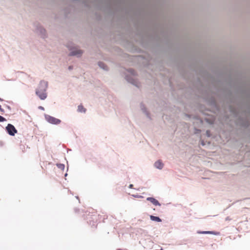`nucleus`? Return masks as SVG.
Listing matches in <instances>:
<instances>
[{
  "label": "nucleus",
  "instance_id": "obj_2",
  "mask_svg": "<svg viewBox=\"0 0 250 250\" xmlns=\"http://www.w3.org/2000/svg\"><path fill=\"white\" fill-rule=\"evenodd\" d=\"M125 79L129 83L136 86L139 87L140 86V83L138 81L136 73L133 70L130 69L126 71Z\"/></svg>",
  "mask_w": 250,
  "mask_h": 250
},
{
  "label": "nucleus",
  "instance_id": "obj_6",
  "mask_svg": "<svg viewBox=\"0 0 250 250\" xmlns=\"http://www.w3.org/2000/svg\"><path fill=\"white\" fill-rule=\"evenodd\" d=\"M153 167L156 169L161 170L164 167V164L163 163L162 160L159 159L154 162Z\"/></svg>",
  "mask_w": 250,
  "mask_h": 250
},
{
  "label": "nucleus",
  "instance_id": "obj_20",
  "mask_svg": "<svg viewBox=\"0 0 250 250\" xmlns=\"http://www.w3.org/2000/svg\"><path fill=\"white\" fill-rule=\"evenodd\" d=\"M67 173H65V175H64V176H65V177H66V176H67Z\"/></svg>",
  "mask_w": 250,
  "mask_h": 250
},
{
  "label": "nucleus",
  "instance_id": "obj_5",
  "mask_svg": "<svg viewBox=\"0 0 250 250\" xmlns=\"http://www.w3.org/2000/svg\"><path fill=\"white\" fill-rule=\"evenodd\" d=\"M82 54L83 51L77 47L73 48L70 49V55L71 56H75L79 57Z\"/></svg>",
  "mask_w": 250,
  "mask_h": 250
},
{
  "label": "nucleus",
  "instance_id": "obj_22",
  "mask_svg": "<svg viewBox=\"0 0 250 250\" xmlns=\"http://www.w3.org/2000/svg\"><path fill=\"white\" fill-rule=\"evenodd\" d=\"M0 101H2V100L1 98H0Z\"/></svg>",
  "mask_w": 250,
  "mask_h": 250
},
{
  "label": "nucleus",
  "instance_id": "obj_9",
  "mask_svg": "<svg viewBox=\"0 0 250 250\" xmlns=\"http://www.w3.org/2000/svg\"><path fill=\"white\" fill-rule=\"evenodd\" d=\"M140 108L142 111L146 115V116L148 118H150L149 113L147 112L146 108L144 104H141L140 105Z\"/></svg>",
  "mask_w": 250,
  "mask_h": 250
},
{
  "label": "nucleus",
  "instance_id": "obj_8",
  "mask_svg": "<svg viewBox=\"0 0 250 250\" xmlns=\"http://www.w3.org/2000/svg\"><path fill=\"white\" fill-rule=\"evenodd\" d=\"M37 32L41 34L42 37L44 38L46 36V30L42 27H39Z\"/></svg>",
  "mask_w": 250,
  "mask_h": 250
},
{
  "label": "nucleus",
  "instance_id": "obj_15",
  "mask_svg": "<svg viewBox=\"0 0 250 250\" xmlns=\"http://www.w3.org/2000/svg\"><path fill=\"white\" fill-rule=\"evenodd\" d=\"M5 121H6V119L4 117H3L0 115V122H2Z\"/></svg>",
  "mask_w": 250,
  "mask_h": 250
},
{
  "label": "nucleus",
  "instance_id": "obj_16",
  "mask_svg": "<svg viewBox=\"0 0 250 250\" xmlns=\"http://www.w3.org/2000/svg\"><path fill=\"white\" fill-rule=\"evenodd\" d=\"M73 68V66L72 65H70L68 67V69L69 70H72Z\"/></svg>",
  "mask_w": 250,
  "mask_h": 250
},
{
  "label": "nucleus",
  "instance_id": "obj_17",
  "mask_svg": "<svg viewBox=\"0 0 250 250\" xmlns=\"http://www.w3.org/2000/svg\"><path fill=\"white\" fill-rule=\"evenodd\" d=\"M39 109H41V110H44V107H42V106H39Z\"/></svg>",
  "mask_w": 250,
  "mask_h": 250
},
{
  "label": "nucleus",
  "instance_id": "obj_14",
  "mask_svg": "<svg viewBox=\"0 0 250 250\" xmlns=\"http://www.w3.org/2000/svg\"><path fill=\"white\" fill-rule=\"evenodd\" d=\"M198 233H201V234H215L213 231H200V232H198Z\"/></svg>",
  "mask_w": 250,
  "mask_h": 250
},
{
  "label": "nucleus",
  "instance_id": "obj_18",
  "mask_svg": "<svg viewBox=\"0 0 250 250\" xmlns=\"http://www.w3.org/2000/svg\"><path fill=\"white\" fill-rule=\"evenodd\" d=\"M133 185L132 184H130L129 186V188H133Z\"/></svg>",
  "mask_w": 250,
  "mask_h": 250
},
{
  "label": "nucleus",
  "instance_id": "obj_10",
  "mask_svg": "<svg viewBox=\"0 0 250 250\" xmlns=\"http://www.w3.org/2000/svg\"><path fill=\"white\" fill-rule=\"evenodd\" d=\"M98 65L99 66V67L100 68H101L102 69H104V70H108L107 66L105 65V63H104L103 62H98Z\"/></svg>",
  "mask_w": 250,
  "mask_h": 250
},
{
  "label": "nucleus",
  "instance_id": "obj_12",
  "mask_svg": "<svg viewBox=\"0 0 250 250\" xmlns=\"http://www.w3.org/2000/svg\"><path fill=\"white\" fill-rule=\"evenodd\" d=\"M150 219L152 221L160 222L162 221V220L159 217L157 216H154L153 215L150 216Z\"/></svg>",
  "mask_w": 250,
  "mask_h": 250
},
{
  "label": "nucleus",
  "instance_id": "obj_3",
  "mask_svg": "<svg viewBox=\"0 0 250 250\" xmlns=\"http://www.w3.org/2000/svg\"><path fill=\"white\" fill-rule=\"evenodd\" d=\"M44 117L48 123L52 125H57L61 123V120L49 115H45Z\"/></svg>",
  "mask_w": 250,
  "mask_h": 250
},
{
  "label": "nucleus",
  "instance_id": "obj_11",
  "mask_svg": "<svg viewBox=\"0 0 250 250\" xmlns=\"http://www.w3.org/2000/svg\"><path fill=\"white\" fill-rule=\"evenodd\" d=\"M77 111L79 112L85 113L86 109L82 105H79L78 106Z\"/></svg>",
  "mask_w": 250,
  "mask_h": 250
},
{
  "label": "nucleus",
  "instance_id": "obj_21",
  "mask_svg": "<svg viewBox=\"0 0 250 250\" xmlns=\"http://www.w3.org/2000/svg\"><path fill=\"white\" fill-rule=\"evenodd\" d=\"M117 250H123L119 249H117Z\"/></svg>",
  "mask_w": 250,
  "mask_h": 250
},
{
  "label": "nucleus",
  "instance_id": "obj_13",
  "mask_svg": "<svg viewBox=\"0 0 250 250\" xmlns=\"http://www.w3.org/2000/svg\"><path fill=\"white\" fill-rule=\"evenodd\" d=\"M56 166L60 170H64L65 168L64 165L62 164H57Z\"/></svg>",
  "mask_w": 250,
  "mask_h": 250
},
{
  "label": "nucleus",
  "instance_id": "obj_4",
  "mask_svg": "<svg viewBox=\"0 0 250 250\" xmlns=\"http://www.w3.org/2000/svg\"><path fill=\"white\" fill-rule=\"evenodd\" d=\"M6 130L7 133L11 136H14L17 132V130L14 126L10 124H8L6 127Z\"/></svg>",
  "mask_w": 250,
  "mask_h": 250
},
{
  "label": "nucleus",
  "instance_id": "obj_1",
  "mask_svg": "<svg viewBox=\"0 0 250 250\" xmlns=\"http://www.w3.org/2000/svg\"><path fill=\"white\" fill-rule=\"evenodd\" d=\"M48 87V83L41 81L36 90V94L42 100H45L47 96L46 90Z\"/></svg>",
  "mask_w": 250,
  "mask_h": 250
},
{
  "label": "nucleus",
  "instance_id": "obj_7",
  "mask_svg": "<svg viewBox=\"0 0 250 250\" xmlns=\"http://www.w3.org/2000/svg\"><path fill=\"white\" fill-rule=\"evenodd\" d=\"M146 200L150 201L155 206H161V204L159 203L158 201L153 197H147Z\"/></svg>",
  "mask_w": 250,
  "mask_h": 250
},
{
  "label": "nucleus",
  "instance_id": "obj_19",
  "mask_svg": "<svg viewBox=\"0 0 250 250\" xmlns=\"http://www.w3.org/2000/svg\"><path fill=\"white\" fill-rule=\"evenodd\" d=\"M0 110L2 112H3V109L1 108V105H0Z\"/></svg>",
  "mask_w": 250,
  "mask_h": 250
}]
</instances>
